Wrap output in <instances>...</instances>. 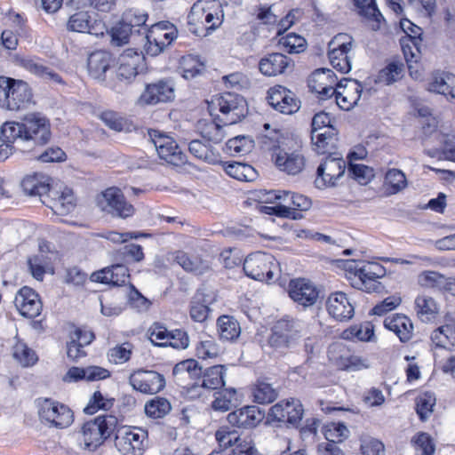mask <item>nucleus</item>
I'll return each instance as SVG.
<instances>
[{"label": "nucleus", "mask_w": 455, "mask_h": 455, "mask_svg": "<svg viewBox=\"0 0 455 455\" xmlns=\"http://www.w3.org/2000/svg\"><path fill=\"white\" fill-rule=\"evenodd\" d=\"M55 212L65 214L72 211L75 207V197L69 188H65L61 194L53 200L50 206Z\"/></svg>", "instance_id": "obj_49"}, {"label": "nucleus", "mask_w": 455, "mask_h": 455, "mask_svg": "<svg viewBox=\"0 0 455 455\" xmlns=\"http://www.w3.org/2000/svg\"><path fill=\"white\" fill-rule=\"evenodd\" d=\"M336 365L339 369L345 371H357L367 368L363 360L354 355H340L339 357L336 359Z\"/></svg>", "instance_id": "obj_59"}, {"label": "nucleus", "mask_w": 455, "mask_h": 455, "mask_svg": "<svg viewBox=\"0 0 455 455\" xmlns=\"http://www.w3.org/2000/svg\"><path fill=\"white\" fill-rule=\"evenodd\" d=\"M22 65L29 72L42 78L52 80L59 84L62 83V79L59 74L54 72L49 67L44 66L39 61L32 59H26L22 60Z\"/></svg>", "instance_id": "obj_44"}, {"label": "nucleus", "mask_w": 455, "mask_h": 455, "mask_svg": "<svg viewBox=\"0 0 455 455\" xmlns=\"http://www.w3.org/2000/svg\"><path fill=\"white\" fill-rule=\"evenodd\" d=\"M289 409L290 399L280 401L269 409L267 419L291 425V419L289 416Z\"/></svg>", "instance_id": "obj_52"}, {"label": "nucleus", "mask_w": 455, "mask_h": 455, "mask_svg": "<svg viewBox=\"0 0 455 455\" xmlns=\"http://www.w3.org/2000/svg\"><path fill=\"white\" fill-rule=\"evenodd\" d=\"M220 338L226 341L235 340L241 333V327L237 320L230 315H221L217 321Z\"/></svg>", "instance_id": "obj_35"}, {"label": "nucleus", "mask_w": 455, "mask_h": 455, "mask_svg": "<svg viewBox=\"0 0 455 455\" xmlns=\"http://www.w3.org/2000/svg\"><path fill=\"white\" fill-rule=\"evenodd\" d=\"M348 434L349 430L343 423L331 422L324 427L323 435L327 442L341 443Z\"/></svg>", "instance_id": "obj_54"}, {"label": "nucleus", "mask_w": 455, "mask_h": 455, "mask_svg": "<svg viewBox=\"0 0 455 455\" xmlns=\"http://www.w3.org/2000/svg\"><path fill=\"white\" fill-rule=\"evenodd\" d=\"M205 4L204 1L194 4L188 18L191 21L202 23L206 30H214L222 23L223 17L215 15L211 11L206 10Z\"/></svg>", "instance_id": "obj_29"}, {"label": "nucleus", "mask_w": 455, "mask_h": 455, "mask_svg": "<svg viewBox=\"0 0 455 455\" xmlns=\"http://www.w3.org/2000/svg\"><path fill=\"white\" fill-rule=\"evenodd\" d=\"M123 17L128 24L132 25V30L136 36L142 33L145 36L149 32L146 28L148 13L139 9H129L124 12Z\"/></svg>", "instance_id": "obj_42"}, {"label": "nucleus", "mask_w": 455, "mask_h": 455, "mask_svg": "<svg viewBox=\"0 0 455 455\" xmlns=\"http://www.w3.org/2000/svg\"><path fill=\"white\" fill-rule=\"evenodd\" d=\"M175 84L172 79H161L154 84H147L140 96V101L146 105H156L173 100Z\"/></svg>", "instance_id": "obj_15"}, {"label": "nucleus", "mask_w": 455, "mask_h": 455, "mask_svg": "<svg viewBox=\"0 0 455 455\" xmlns=\"http://www.w3.org/2000/svg\"><path fill=\"white\" fill-rule=\"evenodd\" d=\"M225 372L226 368L224 365L218 364L207 368L204 371L200 386L212 390L222 387L225 385Z\"/></svg>", "instance_id": "obj_37"}, {"label": "nucleus", "mask_w": 455, "mask_h": 455, "mask_svg": "<svg viewBox=\"0 0 455 455\" xmlns=\"http://www.w3.org/2000/svg\"><path fill=\"white\" fill-rule=\"evenodd\" d=\"M96 204L101 212L112 217L126 219L134 213V207L126 201L121 189L116 187L108 188L98 195Z\"/></svg>", "instance_id": "obj_8"}, {"label": "nucleus", "mask_w": 455, "mask_h": 455, "mask_svg": "<svg viewBox=\"0 0 455 455\" xmlns=\"http://www.w3.org/2000/svg\"><path fill=\"white\" fill-rule=\"evenodd\" d=\"M39 416L42 420H45L59 428L67 427L73 422L72 411L65 404L50 399H46L42 403L39 409Z\"/></svg>", "instance_id": "obj_13"}, {"label": "nucleus", "mask_w": 455, "mask_h": 455, "mask_svg": "<svg viewBox=\"0 0 455 455\" xmlns=\"http://www.w3.org/2000/svg\"><path fill=\"white\" fill-rule=\"evenodd\" d=\"M236 402V391L235 388L223 389L218 392V395L212 402V408L215 411H228Z\"/></svg>", "instance_id": "obj_50"}, {"label": "nucleus", "mask_w": 455, "mask_h": 455, "mask_svg": "<svg viewBox=\"0 0 455 455\" xmlns=\"http://www.w3.org/2000/svg\"><path fill=\"white\" fill-rule=\"evenodd\" d=\"M92 278L93 281L101 283L123 286L129 282L130 274L125 265L115 264L109 267L93 273Z\"/></svg>", "instance_id": "obj_26"}, {"label": "nucleus", "mask_w": 455, "mask_h": 455, "mask_svg": "<svg viewBox=\"0 0 455 455\" xmlns=\"http://www.w3.org/2000/svg\"><path fill=\"white\" fill-rule=\"evenodd\" d=\"M32 100V92L28 84L21 80L12 79L8 102L5 108L17 111L27 107Z\"/></svg>", "instance_id": "obj_25"}, {"label": "nucleus", "mask_w": 455, "mask_h": 455, "mask_svg": "<svg viewBox=\"0 0 455 455\" xmlns=\"http://www.w3.org/2000/svg\"><path fill=\"white\" fill-rule=\"evenodd\" d=\"M112 405V399H106L100 391H95L84 411L86 414H93L99 409L108 410L111 408Z\"/></svg>", "instance_id": "obj_63"}, {"label": "nucleus", "mask_w": 455, "mask_h": 455, "mask_svg": "<svg viewBox=\"0 0 455 455\" xmlns=\"http://www.w3.org/2000/svg\"><path fill=\"white\" fill-rule=\"evenodd\" d=\"M180 69L185 79H193L205 71V66L197 56L189 54L181 58Z\"/></svg>", "instance_id": "obj_40"}, {"label": "nucleus", "mask_w": 455, "mask_h": 455, "mask_svg": "<svg viewBox=\"0 0 455 455\" xmlns=\"http://www.w3.org/2000/svg\"><path fill=\"white\" fill-rule=\"evenodd\" d=\"M302 330L300 321L289 316L281 318L272 326L267 344L276 351L284 352L298 344Z\"/></svg>", "instance_id": "obj_3"}, {"label": "nucleus", "mask_w": 455, "mask_h": 455, "mask_svg": "<svg viewBox=\"0 0 455 455\" xmlns=\"http://www.w3.org/2000/svg\"><path fill=\"white\" fill-rule=\"evenodd\" d=\"M111 54L106 51H96L88 57L87 68L94 79L104 80L105 73L110 68Z\"/></svg>", "instance_id": "obj_30"}, {"label": "nucleus", "mask_w": 455, "mask_h": 455, "mask_svg": "<svg viewBox=\"0 0 455 455\" xmlns=\"http://www.w3.org/2000/svg\"><path fill=\"white\" fill-rule=\"evenodd\" d=\"M157 154L161 159L175 166H180L187 161L186 155L179 148L174 140H171L165 147L158 149Z\"/></svg>", "instance_id": "obj_41"}, {"label": "nucleus", "mask_w": 455, "mask_h": 455, "mask_svg": "<svg viewBox=\"0 0 455 455\" xmlns=\"http://www.w3.org/2000/svg\"><path fill=\"white\" fill-rule=\"evenodd\" d=\"M21 187L24 193L28 196H42L50 190L48 178L37 173L25 177L21 182Z\"/></svg>", "instance_id": "obj_33"}, {"label": "nucleus", "mask_w": 455, "mask_h": 455, "mask_svg": "<svg viewBox=\"0 0 455 455\" xmlns=\"http://www.w3.org/2000/svg\"><path fill=\"white\" fill-rule=\"evenodd\" d=\"M384 326L393 331L403 343L409 341L412 337L413 324L405 315L395 314L386 317Z\"/></svg>", "instance_id": "obj_27"}, {"label": "nucleus", "mask_w": 455, "mask_h": 455, "mask_svg": "<svg viewBox=\"0 0 455 455\" xmlns=\"http://www.w3.org/2000/svg\"><path fill=\"white\" fill-rule=\"evenodd\" d=\"M400 27L407 35L404 38L407 39V41L411 42L415 49L418 51V44H420L421 42L420 36L422 29L408 19H402L400 20Z\"/></svg>", "instance_id": "obj_60"}, {"label": "nucleus", "mask_w": 455, "mask_h": 455, "mask_svg": "<svg viewBox=\"0 0 455 455\" xmlns=\"http://www.w3.org/2000/svg\"><path fill=\"white\" fill-rule=\"evenodd\" d=\"M243 269L251 279L269 282L278 275L279 264L272 254L256 251L244 259Z\"/></svg>", "instance_id": "obj_6"}, {"label": "nucleus", "mask_w": 455, "mask_h": 455, "mask_svg": "<svg viewBox=\"0 0 455 455\" xmlns=\"http://www.w3.org/2000/svg\"><path fill=\"white\" fill-rule=\"evenodd\" d=\"M348 172L360 183H367L373 177V170L364 164L349 163Z\"/></svg>", "instance_id": "obj_64"}, {"label": "nucleus", "mask_w": 455, "mask_h": 455, "mask_svg": "<svg viewBox=\"0 0 455 455\" xmlns=\"http://www.w3.org/2000/svg\"><path fill=\"white\" fill-rule=\"evenodd\" d=\"M129 383L133 389L143 394H156L165 387L164 377L155 371L137 370L129 377Z\"/></svg>", "instance_id": "obj_14"}, {"label": "nucleus", "mask_w": 455, "mask_h": 455, "mask_svg": "<svg viewBox=\"0 0 455 455\" xmlns=\"http://www.w3.org/2000/svg\"><path fill=\"white\" fill-rule=\"evenodd\" d=\"M68 29L79 33H88L91 35H103L105 26L102 21L92 19L87 12H79L71 15L68 24Z\"/></svg>", "instance_id": "obj_21"}, {"label": "nucleus", "mask_w": 455, "mask_h": 455, "mask_svg": "<svg viewBox=\"0 0 455 455\" xmlns=\"http://www.w3.org/2000/svg\"><path fill=\"white\" fill-rule=\"evenodd\" d=\"M267 102L276 111L292 115L300 108V100L293 92L283 85H275L267 92Z\"/></svg>", "instance_id": "obj_11"}, {"label": "nucleus", "mask_w": 455, "mask_h": 455, "mask_svg": "<svg viewBox=\"0 0 455 455\" xmlns=\"http://www.w3.org/2000/svg\"><path fill=\"white\" fill-rule=\"evenodd\" d=\"M386 184L390 186L391 193L395 194L407 186L405 174L399 169H390L385 175Z\"/></svg>", "instance_id": "obj_55"}, {"label": "nucleus", "mask_w": 455, "mask_h": 455, "mask_svg": "<svg viewBox=\"0 0 455 455\" xmlns=\"http://www.w3.org/2000/svg\"><path fill=\"white\" fill-rule=\"evenodd\" d=\"M265 418V411L256 405H248L228 415V421L235 427L252 428L257 427Z\"/></svg>", "instance_id": "obj_19"}, {"label": "nucleus", "mask_w": 455, "mask_h": 455, "mask_svg": "<svg viewBox=\"0 0 455 455\" xmlns=\"http://www.w3.org/2000/svg\"><path fill=\"white\" fill-rule=\"evenodd\" d=\"M435 397L431 393H425L416 398V411L421 421H426L433 411Z\"/></svg>", "instance_id": "obj_53"}, {"label": "nucleus", "mask_w": 455, "mask_h": 455, "mask_svg": "<svg viewBox=\"0 0 455 455\" xmlns=\"http://www.w3.org/2000/svg\"><path fill=\"white\" fill-rule=\"evenodd\" d=\"M345 169L346 163L342 158L327 156L317 167V177L315 180V187L323 189L335 186L336 180L344 174Z\"/></svg>", "instance_id": "obj_12"}, {"label": "nucleus", "mask_w": 455, "mask_h": 455, "mask_svg": "<svg viewBox=\"0 0 455 455\" xmlns=\"http://www.w3.org/2000/svg\"><path fill=\"white\" fill-rule=\"evenodd\" d=\"M208 108L212 116L214 115V111L219 110L223 115L221 122L225 125L240 122L248 113L245 99L232 92H225L212 97V100L208 102Z\"/></svg>", "instance_id": "obj_4"}, {"label": "nucleus", "mask_w": 455, "mask_h": 455, "mask_svg": "<svg viewBox=\"0 0 455 455\" xmlns=\"http://www.w3.org/2000/svg\"><path fill=\"white\" fill-rule=\"evenodd\" d=\"M276 167L290 174L296 175L299 173L305 166V157L299 150L291 152L280 149L275 155H272Z\"/></svg>", "instance_id": "obj_24"}, {"label": "nucleus", "mask_w": 455, "mask_h": 455, "mask_svg": "<svg viewBox=\"0 0 455 455\" xmlns=\"http://www.w3.org/2000/svg\"><path fill=\"white\" fill-rule=\"evenodd\" d=\"M132 353V345L130 342H124L109 349L108 357L110 362L115 363H124L130 360Z\"/></svg>", "instance_id": "obj_58"}, {"label": "nucleus", "mask_w": 455, "mask_h": 455, "mask_svg": "<svg viewBox=\"0 0 455 455\" xmlns=\"http://www.w3.org/2000/svg\"><path fill=\"white\" fill-rule=\"evenodd\" d=\"M224 170L228 175L241 181H252L257 178L256 170L247 164L225 163Z\"/></svg>", "instance_id": "obj_39"}, {"label": "nucleus", "mask_w": 455, "mask_h": 455, "mask_svg": "<svg viewBox=\"0 0 455 455\" xmlns=\"http://www.w3.org/2000/svg\"><path fill=\"white\" fill-rule=\"evenodd\" d=\"M174 38H176V31L164 32L159 25H155L143 37L144 50L148 55L156 56L171 44Z\"/></svg>", "instance_id": "obj_18"}, {"label": "nucleus", "mask_w": 455, "mask_h": 455, "mask_svg": "<svg viewBox=\"0 0 455 455\" xmlns=\"http://www.w3.org/2000/svg\"><path fill=\"white\" fill-rule=\"evenodd\" d=\"M131 26L122 16L121 20L111 28L112 41L117 45H122L128 43L130 36H137L132 30Z\"/></svg>", "instance_id": "obj_51"}, {"label": "nucleus", "mask_w": 455, "mask_h": 455, "mask_svg": "<svg viewBox=\"0 0 455 455\" xmlns=\"http://www.w3.org/2000/svg\"><path fill=\"white\" fill-rule=\"evenodd\" d=\"M284 190L259 189L252 192L253 199L261 204H281Z\"/></svg>", "instance_id": "obj_61"}, {"label": "nucleus", "mask_w": 455, "mask_h": 455, "mask_svg": "<svg viewBox=\"0 0 455 455\" xmlns=\"http://www.w3.org/2000/svg\"><path fill=\"white\" fill-rule=\"evenodd\" d=\"M118 419L110 414L100 415L82 427L84 448L95 451L116 430Z\"/></svg>", "instance_id": "obj_5"}, {"label": "nucleus", "mask_w": 455, "mask_h": 455, "mask_svg": "<svg viewBox=\"0 0 455 455\" xmlns=\"http://www.w3.org/2000/svg\"><path fill=\"white\" fill-rule=\"evenodd\" d=\"M326 307L329 315L338 321H347L354 315L355 309L346 293L338 291L331 293L327 301Z\"/></svg>", "instance_id": "obj_22"}, {"label": "nucleus", "mask_w": 455, "mask_h": 455, "mask_svg": "<svg viewBox=\"0 0 455 455\" xmlns=\"http://www.w3.org/2000/svg\"><path fill=\"white\" fill-rule=\"evenodd\" d=\"M253 401L258 403H271L277 397L276 390L265 381H258L252 390Z\"/></svg>", "instance_id": "obj_46"}, {"label": "nucleus", "mask_w": 455, "mask_h": 455, "mask_svg": "<svg viewBox=\"0 0 455 455\" xmlns=\"http://www.w3.org/2000/svg\"><path fill=\"white\" fill-rule=\"evenodd\" d=\"M13 357L23 366L33 365L37 356L25 343H17L13 347Z\"/></svg>", "instance_id": "obj_56"}, {"label": "nucleus", "mask_w": 455, "mask_h": 455, "mask_svg": "<svg viewBox=\"0 0 455 455\" xmlns=\"http://www.w3.org/2000/svg\"><path fill=\"white\" fill-rule=\"evenodd\" d=\"M14 303L19 312L28 318L36 317L43 308L39 295L28 286L22 287L18 291Z\"/></svg>", "instance_id": "obj_17"}, {"label": "nucleus", "mask_w": 455, "mask_h": 455, "mask_svg": "<svg viewBox=\"0 0 455 455\" xmlns=\"http://www.w3.org/2000/svg\"><path fill=\"white\" fill-rule=\"evenodd\" d=\"M339 91L336 96L338 106L343 110H350L361 98L363 86L356 80L343 78L338 83Z\"/></svg>", "instance_id": "obj_20"}, {"label": "nucleus", "mask_w": 455, "mask_h": 455, "mask_svg": "<svg viewBox=\"0 0 455 455\" xmlns=\"http://www.w3.org/2000/svg\"><path fill=\"white\" fill-rule=\"evenodd\" d=\"M293 61L286 55L273 52L262 58L259 63V71L267 76H275L291 71Z\"/></svg>", "instance_id": "obj_23"}, {"label": "nucleus", "mask_w": 455, "mask_h": 455, "mask_svg": "<svg viewBox=\"0 0 455 455\" xmlns=\"http://www.w3.org/2000/svg\"><path fill=\"white\" fill-rule=\"evenodd\" d=\"M188 150L195 157L208 164H215L220 162V155L204 139L203 140H191L188 144Z\"/></svg>", "instance_id": "obj_32"}, {"label": "nucleus", "mask_w": 455, "mask_h": 455, "mask_svg": "<svg viewBox=\"0 0 455 455\" xmlns=\"http://www.w3.org/2000/svg\"><path fill=\"white\" fill-rule=\"evenodd\" d=\"M351 284L366 292H379L383 286L379 279L385 275V268L375 262L347 260L345 263Z\"/></svg>", "instance_id": "obj_2"}, {"label": "nucleus", "mask_w": 455, "mask_h": 455, "mask_svg": "<svg viewBox=\"0 0 455 455\" xmlns=\"http://www.w3.org/2000/svg\"><path fill=\"white\" fill-rule=\"evenodd\" d=\"M354 40L346 33L336 35L329 43L328 57L333 68L342 74L351 70V60L348 52L353 47Z\"/></svg>", "instance_id": "obj_9"}, {"label": "nucleus", "mask_w": 455, "mask_h": 455, "mask_svg": "<svg viewBox=\"0 0 455 455\" xmlns=\"http://www.w3.org/2000/svg\"><path fill=\"white\" fill-rule=\"evenodd\" d=\"M449 279L439 272L427 270L419 275L418 282L423 287L446 291Z\"/></svg>", "instance_id": "obj_45"}, {"label": "nucleus", "mask_w": 455, "mask_h": 455, "mask_svg": "<svg viewBox=\"0 0 455 455\" xmlns=\"http://www.w3.org/2000/svg\"><path fill=\"white\" fill-rule=\"evenodd\" d=\"M115 446L122 455H142L148 431L140 427H116Z\"/></svg>", "instance_id": "obj_7"}, {"label": "nucleus", "mask_w": 455, "mask_h": 455, "mask_svg": "<svg viewBox=\"0 0 455 455\" xmlns=\"http://www.w3.org/2000/svg\"><path fill=\"white\" fill-rule=\"evenodd\" d=\"M175 261L186 271L201 274L204 268L203 262L197 258H191L188 253L179 251L176 252Z\"/></svg>", "instance_id": "obj_57"}, {"label": "nucleus", "mask_w": 455, "mask_h": 455, "mask_svg": "<svg viewBox=\"0 0 455 455\" xmlns=\"http://www.w3.org/2000/svg\"><path fill=\"white\" fill-rule=\"evenodd\" d=\"M3 135L10 141L19 138L28 151L47 144L52 137L51 124L40 113H30L20 123L8 122L3 124Z\"/></svg>", "instance_id": "obj_1"}, {"label": "nucleus", "mask_w": 455, "mask_h": 455, "mask_svg": "<svg viewBox=\"0 0 455 455\" xmlns=\"http://www.w3.org/2000/svg\"><path fill=\"white\" fill-rule=\"evenodd\" d=\"M279 44L290 54L302 52L307 48L306 39L294 33H289L285 36L281 37Z\"/></svg>", "instance_id": "obj_48"}, {"label": "nucleus", "mask_w": 455, "mask_h": 455, "mask_svg": "<svg viewBox=\"0 0 455 455\" xmlns=\"http://www.w3.org/2000/svg\"><path fill=\"white\" fill-rule=\"evenodd\" d=\"M355 6L359 9V13L364 16L369 21H371V29L378 30L380 23L384 20L382 14L377 7L375 0H354Z\"/></svg>", "instance_id": "obj_36"}, {"label": "nucleus", "mask_w": 455, "mask_h": 455, "mask_svg": "<svg viewBox=\"0 0 455 455\" xmlns=\"http://www.w3.org/2000/svg\"><path fill=\"white\" fill-rule=\"evenodd\" d=\"M149 339L158 347H172L177 349H185L189 345L188 333L180 329L168 331L160 323H154L149 329Z\"/></svg>", "instance_id": "obj_10"}, {"label": "nucleus", "mask_w": 455, "mask_h": 455, "mask_svg": "<svg viewBox=\"0 0 455 455\" xmlns=\"http://www.w3.org/2000/svg\"><path fill=\"white\" fill-rule=\"evenodd\" d=\"M288 292L290 298L304 308L313 306L319 297L315 285L305 278L291 280Z\"/></svg>", "instance_id": "obj_16"}, {"label": "nucleus", "mask_w": 455, "mask_h": 455, "mask_svg": "<svg viewBox=\"0 0 455 455\" xmlns=\"http://www.w3.org/2000/svg\"><path fill=\"white\" fill-rule=\"evenodd\" d=\"M208 297V295L199 290L192 298L189 314L194 321L203 323L208 318L210 313L209 304L211 303V299Z\"/></svg>", "instance_id": "obj_34"}, {"label": "nucleus", "mask_w": 455, "mask_h": 455, "mask_svg": "<svg viewBox=\"0 0 455 455\" xmlns=\"http://www.w3.org/2000/svg\"><path fill=\"white\" fill-rule=\"evenodd\" d=\"M172 409L170 402L163 397H156V399L148 402L145 405L146 414L153 419L164 418L170 412Z\"/></svg>", "instance_id": "obj_47"}, {"label": "nucleus", "mask_w": 455, "mask_h": 455, "mask_svg": "<svg viewBox=\"0 0 455 455\" xmlns=\"http://www.w3.org/2000/svg\"><path fill=\"white\" fill-rule=\"evenodd\" d=\"M411 442L414 443L416 450L421 451V455H434L435 450V444L433 439L427 433H419L413 437Z\"/></svg>", "instance_id": "obj_62"}, {"label": "nucleus", "mask_w": 455, "mask_h": 455, "mask_svg": "<svg viewBox=\"0 0 455 455\" xmlns=\"http://www.w3.org/2000/svg\"><path fill=\"white\" fill-rule=\"evenodd\" d=\"M415 309L418 317L425 323L435 318L438 313L435 299L427 295H419L415 299Z\"/></svg>", "instance_id": "obj_38"}, {"label": "nucleus", "mask_w": 455, "mask_h": 455, "mask_svg": "<svg viewBox=\"0 0 455 455\" xmlns=\"http://www.w3.org/2000/svg\"><path fill=\"white\" fill-rule=\"evenodd\" d=\"M403 74V64L400 61H392L379 72L376 82L389 85L400 80Z\"/></svg>", "instance_id": "obj_43"}, {"label": "nucleus", "mask_w": 455, "mask_h": 455, "mask_svg": "<svg viewBox=\"0 0 455 455\" xmlns=\"http://www.w3.org/2000/svg\"><path fill=\"white\" fill-rule=\"evenodd\" d=\"M283 195V203L289 206L290 212H292L291 216H287L288 219L291 220H300L302 218V214L297 211H307L312 204L310 198L307 196L284 190V194Z\"/></svg>", "instance_id": "obj_31"}, {"label": "nucleus", "mask_w": 455, "mask_h": 455, "mask_svg": "<svg viewBox=\"0 0 455 455\" xmlns=\"http://www.w3.org/2000/svg\"><path fill=\"white\" fill-rule=\"evenodd\" d=\"M140 56L132 50H127L119 58L116 76L120 81L130 83L138 75Z\"/></svg>", "instance_id": "obj_28"}]
</instances>
